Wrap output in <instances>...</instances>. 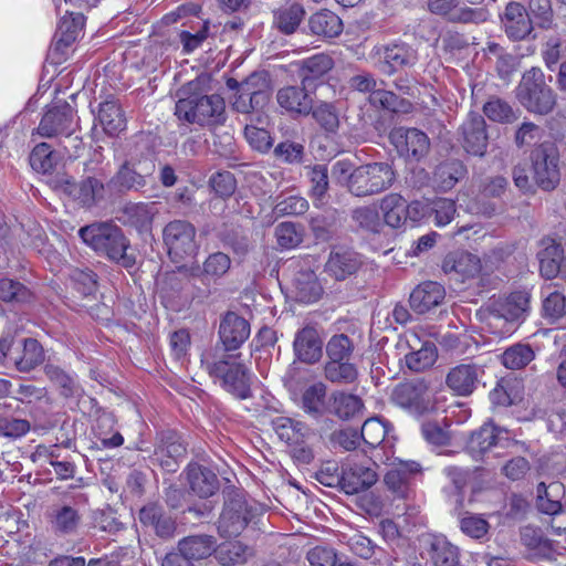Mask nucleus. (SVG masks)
<instances>
[{"mask_svg": "<svg viewBox=\"0 0 566 566\" xmlns=\"http://www.w3.org/2000/svg\"><path fill=\"white\" fill-rule=\"evenodd\" d=\"M333 174L347 191L357 198L379 195L396 181V171L387 161H374L352 167L348 160H338Z\"/></svg>", "mask_w": 566, "mask_h": 566, "instance_id": "f257e3e1", "label": "nucleus"}, {"mask_svg": "<svg viewBox=\"0 0 566 566\" xmlns=\"http://www.w3.org/2000/svg\"><path fill=\"white\" fill-rule=\"evenodd\" d=\"M199 84L190 82L178 90L175 115L179 120L201 127L223 125L227 120L226 103L219 94H203Z\"/></svg>", "mask_w": 566, "mask_h": 566, "instance_id": "f03ea898", "label": "nucleus"}, {"mask_svg": "<svg viewBox=\"0 0 566 566\" xmlns=\"http://www.w3.org/2000/svg\"><path fill=\"white\" fill-rule=\"evenodd\" d=\"M240 354L220 353L218 346L202 354L201 364L209 376L218 379L221 386L235 397H250V378L247 366L241 363Z\"/></svg>", "mask_w": 566, "mask_h": 566, "instance_id": "7ed1b4c3", "label": "nucleus"}, {"mask_svg": "<svg viewBox=\"0 0 566 566\" xmlns=\"http://www.w3.org/2000/svg\"><path fill=\"white\" fill-rule=\"evenodd\" d=\"M223 507L218 521L221 537L240 535L258 515L255 501L248 497L244 490L228 485L222 490Z\"/></svg>", "mask_w": 566, "mask_h": 566, "instance_id": "20e7f679", "label": "nucleus"}, {"mask_svg": "<svg viewBox=\"0 0 566 566\" xmlns=\"http://www.w3.org/2000/svg\"><path fill=\"white\" fill-rule=\"evenodd\" d=\"M82 240L99 254L114 261H120L124 266L133 264L127 254V241L122 230L112 223H93L78 231Z\"/></svg>", "mask_w": 566, "mask_h": 566, "instance_id": "39448f33", "label": "nucleus"}, {"mask_svg": "<svg viewBox=\"0 0 566 566\" xmlns=\"http://www.w3.org/2000/svg\"><path fill=\"white\" fill-rule=\"evenodd\" d=\"M532 294L528 290L513 291L499 298L490 300L480 314L489 326L522 324L531 312Z\"/></svg>", "mask_w": 566, "mask_h": 566, "instance_id": "423d86ee", "label": "nucleus"}, {"mask_svg": "<svg viewBox=\"0 0 566 566\" xmlns=\"http://www.w3.org/2000/svg\"><path fill=\"white\" fill-rule=\"evenodd\" d=\"M516 98L528 112L539 115L551 113L556 105V94L545 82L539 67L527 70L516 87Z\"/></svg>", "mask_w": 566, "mask_h": 566, "instance_id": "0eeeda50", "label": "nucleus"}, {"mask_svg": "<svg viewBox=\"0 0 566 566\" xmlns=\"http://www.w3.org/2000/svg\"><path fill=\"white\" fill-rule=\"evenodd\" d=\"M84 170L86 176L80 181L64 178L60 180V187L77 205L90 209L103 201L107 193L111 195V189L108 181L104 182L105 174L102 170L95 172L88 164H85Z\"/></svg>", "mask_w": 566, "mask_h": 566, "instance_id": "6e6552de", "label": "nucleus"}, {"mask_svg": "<svg viewBox=\"0 0 566 566\" xmlns=\"http://www.w3.org/2000/svg\"><path fill=\"white\" fill-rule=\"evenodd\" d=\"M485 0H428L431 13L442 17L453 24L479 25L489 21L491 14Z\"/></svg>", "mask_w": 566, "mask_h": 566, "instance_id": "1a4fd4ad", "label": "nucleus"}, {"mask_svg": "<svg viewBox=\"0 0 566 566\" xmlns=\"http://www.w3.org/2000/svg\"><path fill=\"white\" fill-rule=\"evenodd\" d=\"M532 163V180L543 191H553L559 185V154L556 145L544 142L537 145L530 155Z\"/></svg>", "mask_w": 566, "mask_h": 566, "instance_id": "9d476101", "label": "nucleus"}, {"mask_svg": "<svg viewBox=\"0 0 566 566\" xmlns=\"http://www.w3.org/2000/svg\"><path fill=\"white\" fill-rule=\"evenodd\" d=\"M196 233V228L186 220H174L166 224L163 238L168 256L174 263H182L197 255L199 245Z\"/></svg>", "mask_w": 566, "mask_h": 566, "instance_id": "9b49d317", "label": "nucleus"}, {"mask_svg": "<svg viewBox=\"0 0 566 566\" xmlns=\"http://www.w3.org/2000/svg\"><path fill=\"white\" fill-rule=\"evenodd\" d=\"M391 401L416 416L431 411L434 402L429 386L423 380H409L398 384L391 391Z\"/></svg>", "mask_w": 566, "mask_h": 566, "instance_id": "f8f14e48", "label": "nucleus"}, {"mask_svg": "<svg viewBox=\"0 0 566 566\" xmlns=\"http://www.w3.org/2000/svg\"><path fill=\"white\" fill-rule=\"evenodd\" d=\"M363 265V255L353 248L334 245L324 264L323 273L335 282H344L354 277Z\"/></svg>", "mask_w": 566, "mask_h": 566, "instance_id": "ddd939ff", "label": "nucleus"}, {"mask_svg": "<svg viewBox=\"0 0 566 566\" xmlns=\"http://www.w3.org/2000/svg\"><path fill=\"white\" fill-rule=\"evenodd\" d=\"M186 454L187 444L181 436L174 430H166L158 437L150 462L159 465L166 472H176Z\"/></svg>", "mask_w": 566, "mask_h": 566, "instance_id": "4468645a", "label": "nucleus"}, {"mask_svg": "<svg viewBox=\"0 0 566 566\" xmlns=\"http://www.w3.org/2000/svg\"><path fill=\"white\" fill-rule=\"evenodd\" d=\"M389 140L397 153L408 160L420 161L430 150V139L418 128L395 127L389 133Z\"/></svg>", "mask_w": 566, "mask_h": 566, "instance_id": "2eb2a0df", "label": "nucleus"}, {"mask_svg": "<svg viewBox=\"0 0 566 566\" xmlns=\"http://www.w3.org/2000/svg\"><path fill=\"white\" fill-rule=\"evenodd\" d=\"M459 142L468 155L485 157L489 147L488 125L484 117L470 113L459 127Z\"/></svg>", "mask_w": 566, "mask_h": 566, "instance_id": "dca6fc26", "label": "nucleus"}, {"mask_svg": "<svg viewBox=\"0 0 566 566\" xmlns=\"http://www.w3.org/2000/svg\"><path fill=\"white\" fill-rule=\"evenodd\" d=\"M378 66L382 74L392 76L398 71L412 67L418 62L417 51L405 42H392L376 48Z\"/></svg>", "mask_w": 566, "mask_h": 566, "instance_id": "f3484780", "label": "nucleus"}, {"mask_svg": "<svg viewBox=\"0 0 566 566\" xmlns=\"http://www.w3.org/2000/svg\"><path fill=\"white\" fill-rule=\"evenodd\" d=\"M251 333L250 323L238 313L228 311L220 316L218 329L219 340L222 347L220 353L234 352L239 349L249 338Z\"/></svg>", "mask_w": 566, "mask_h": 566, "instance_id": "a211bd4d", "label": "nucleus"}, {"mask_svg": "<svg viewBox=\"0 0 566 566\" xmlns=\"http://www.w3.org/2000/svg\"><path fill=\"white\" fill-rule=\"evenodd\" d=\"M335 63L333 57L327 53L314 54L301 61L297 75L301 84L308 91L315 90L325 84L328 73L333 70Z\"/></svg>", "mask_w": 566, "mask_h": 566, "instance_id": "6ab92c4d", "label": "nucleus"}, {"mask_svg": "<svg viewBox=\"0 0 566 566\" xmlns=\"http://www.w3.org/2000/svg\"><path fill=\"white\" fill-rule=\"evenodd\" d=\"M73 123V108L66 102L57 103L44 113L36 133L44 138L61 136L72 128Z\"/></svg>", "mask_w": 566, "mask_h": 566, "instance_id": "aec40b11", "label": "nucleus"}, {"mask_svg": "<svg viewBox=\"0 0 566 566\" xmlns=\"http://www.w3.org/2000/svg\"><path fill=\"white\" fill-rule=\"evenodd\" d=\"M500 19L505 34L512 41L524 40L534 29L532 18L520 2H509Z\"/></svg>", "mask_w": 566, "mask_h": 566, "instance_id": "412c9836", "label": "nucleus"}, {"mask_svg": "<svg viewBox=\"0 0 566 566\" xmlns=\"http://www.w3.org/2000/svg\"><path fill=\"white\" fill-rule=\"evenodd\" d=\"M324 342L318 331L310 325L298 329L293 340L295 358L307 365L318 363L323 357Z\"/></svg>", "mask_w": 566, "mask_h": 566, "instance_id": "4be33fe9", "label": "nucleus"}, {"mask_svg": "<svg viewBox=\"0 0 566 566\" xmlns=\"http://www.w3.org/2000/svg\"><path fill=\"white\" fill-rule=\"evenodd\" d=\"M483 374V369L476 364H460L448 371L446 386L455 396L469 397L476 389Z\"/></svg>", "mask_w": 566, "mask_h": 566, "instance_id": "5701e85b", "label": "nucleus"}, {"mask_svg": "<svg viewBox=\"0 0 566 566\" xmlns=\"http://www.w3.org/2000/svg\"><path fill=\"white\" fill-rule=\"evenodd\" d=\"M421 555L427 556L434 566H455L458 548L443 535L422 534L419 538Z\"/></svg>", "mask_w": 566, "mask_h": 566, "instance_id": "b1692460", "label": "nucleus"}, {"mask_svg": "<svg viewBox=\"0 0 566 566\" xmlns=\"http://www.w3.org/2000/svg\"><path fill=\"white\" fill-rule=\"evenodd\" d=\"M506 433L505 429L496 426L493 421H486L479 429L471 432L467 441V450L474 459L482 458L503 440H507L504 437Z\"/></svg>", "mask_w": 566, "mask_h": 566, "instance_id": "393cba45", "label": "nucleus"}, {"mask_svg": "<svg viewBox=\"0 0 566 566\" xmlns=\"http://www.w3.org/2000/svg\"><path fill=\"white\" fill-rule=\"evenodd\" d=\"M340 479L339 489L352 495L370 489L378 481V474L371 467L348 463L342 467Z\"/></svg>", "mask_w": 566, "mask_h": 566, "instance_id": "a878e982", "label": "nucleus"}, {"mask_svg": "<svg viewBox=\"0 0 566 566\" xmlns=\"http://www.w3.org/2000/svg\"><path fill=\"white\" fill-rule=\"evenodd\" d=\"M542 244L544 248L537 253L541 275L546 280L566 279V256L562 245L552 239L542 240Z\"/></svg>", "mask_w": 566, "mask_h": 566, "instance_id": "bb28decb", "label": "nucleus"}, {"mask_svg": "<svg viewBox=\"0 0 566 566\" xmlns=\"http://www.w3.org/2000/svg\"><path fill=\"white\" fill-rule=\"evenodd\" d=\"M344 30L343 20L332 10L321 9L312 13L304 31L322 40L338 38Z\"/></svg>", "mask_w": 566, "mask_h": 566, "instance_id": "cd10ccee", "label": "nucleus"}, {"mask_svg": "<svg viewBox=\"0 0 566 566\" xmlns=\"http://www.w3.org/2000/svg\"><path fill=\"white\" fill-rule=\"evenodd\" d=\"M217 238L226 249L233 253L234 260L239 263L253 249V242L248 232L237 223H223L217 232Z\"/></svg>", "mask_w": 566, "mask_h": 566, "instance_id": "c85d7f7f", "label": "nucleus"}, {"mask_svg": "<svg viewBox=\"0 0 566 566\" xmlns=\"http://www.w3.org/2000/svg\"><path fill=\"white\" fill-rule=\"evenodd\" d=\"M418 206H420L418 201L409 205L399 193H389L380 202L386 224L395 229L400 228L408 218L416 221V216L411 213Z\"/></svg>", "mask_w": 566, "mask_h": 566, "instance_id": "c756f323", "label": "nucleus"}, {"mask_svg": "<svg viewBox=\"0 0 566 566\" xmlns=\"http://www.w3.org/2000/svg\"><path fill=\"white\" fill-rule=\"evenodd\" d=\"M446 297L443 285L433 281L420 283L410 294L409 304L417 314H426L439 306Z\"/></svg>", "mask_w": 566, "mask_h": 566, "instance_id": "7c9ffc66", "label": "nucleus"}, {"mask_svg": "<svg viewBox=\"0 0 566 566\" xmlns=\"http://www.w3.org/2000/svg\"><path fill=\"white\" fill-rule=\"evenodd\" d=\"M481 268L480 259L464 250L449 252L442 261L443 272L455 276V279L474 277L480 273Z\"/></svg>", "mask_w": 566, "mask_h": 566, "instance_id": "2f4dec72", "label": "nucleus"}, {"mask_svg": "<svg viewBox=\"0 0 566 566\" xmlns=\"http://www.w3.org/2000/svg\"><path fill=\"white\" fill-rule=\"evenodd\" d=\"M186 478L190 491L200 499H208L219 490V479L209 468L198 463H189Z\"/></svg>", "mask_w": 566, "mask_h": 566, "instance_id": "473e14b6", "label": "nucleus"}, {"mask_svg": "<svg viewBox=\"0 0 566 566\" xmlns=\"http://www.w3.org/2000/svg\"><path fill=\"white\" fill-rule=\"evenodd\" d=\"M138 166L139 159L135 156H130L119 165L117 171L108 180L111 195H125L137 189L142 178Z\"/></svg>", "mask_w": 566, "mask_h": 566, "instance_id": "72a5a7b5", "label": "nucleus"}, {"mask_svg": "<svg viewBox=\"0 0 566 566\" xmlns=\"http://www.w3.org/2000/svg\"><path fill=\"white\" fill-rule=\"evenodd\" d=\"M313 92L302 86H285L277 91L276 101L279 105L290 113L308 115L313 108Z\"/></svg>", "mask_w": 566, "mask_h": 566, "instance_id": "f704fd0d", "label": "nucleus"}, {"mask_svg": "<svg viewBox=\"0 0 566 566\" xmlns=\"http://www.w3.org/2000/svg\"><path fill=\"white\" fill-rule=\"evenodd\" d=\"M273 27L285 35L296 32L305 18L306 11L298 2H286L273 10Z\"/></svg>", "mask_w": 566, "mask_h": 566, "instance_id": "c9c22d12", "label": "nucleus"}, {"mask_svg": "<svg viewBox=\"0 0 566 566\" xmlns=\"http://www.w3.org/2000/svg\"><path fill=\"white\" fill-rule=\"evenodd\" d=\"M368 102L375 108L397 115H407L415 109L412 101L386 88H379L377 92H373V95L368 97Z\"/></svg>", "mask_w": 566, "mask_h": 566, "instance_id": "e433bc0d", "label": "nucleus"}, {"mask_svg": "<svg viewBox=\"0 0 566 566\" xmlns=\"http://www.w3.org/2000/svg\"><path fill=\"white\" fill-rule=\"evenodd\" d=\"M468 169L460 159H447L440 163L433 171V182L441 191L451 190L465 177Z\"/></svg>", "mask_w": 566, "mask_h": 566, "instance_id": "4c0bfd02", "label": "nucleus"}, {"mask_svg": "<svg viewBox=\"0 0 566 566\" xmlns=\"http://www.w3.org/2000/svg\"><path fill=\"white\" fill-rule=\"evenodd\" d=\"M217 541L212 535L187 536L179 541L178 549L191 563L209 557L216 551Z\"/></svg>", "mask_w": 566, "mask_h": 566, "instance_id": "58836bf2", "label": "nucleus"}, {"mask_svg": "<svg viewBox=\"0 0 566 566\" xmlns=\"http://www.w3.org/2000/svg\"><path fill=\"white\" fill-rule=\"evenodd\" d=\"M329 406L331 412L342 420L355 419L364 411L361 398L345 391H334L329 397Z\"/></svg>", "mask_w": 566, "mask_h": 566, "instance_id": "ea45409f", "label": "nucleus"}, {"mask_svg": "<svg viewBox=\"0 0 566 566\" xmlns=\"http://www.w3.org/2000/svg\"><path fill=\"white\" fill-rule=\"evenodd\" d=\"M421 472L418 462L407 461L400 462L397 467L390 469L384 476V482L389 490L399 496H405L408 483L411 476Z\"/></svg>", "mask_w": 566, "mask_h": 566, "instance_id": "a19ab883", "label": "nucleus"}, {"mask_svg": "<svg viewBox=\"0 0 566 566\" xmlns=\"http://www.w3.org/2000/svg\"><path fill=\"white\" fill-rule=\"evenodd\" d=\"M253 554V548L240 541L224 542L214 551L216 559L221 566L243 565Z\"/></svg>", "mask_w": 566, "mask_h": 566, "instance_id": "79ce46f5", "label": "nucleus"}, {"mask_svg": "<svg viewBox=\"0 0 566 566\" xmlns=\"http://www.w3.org/2000/svg\"><path fill=\"white\" fill-rule=\"evenodd\" d=\"M97 120L103 130L109 136H116L126 127L124 113L114 99L105 101L99 104Z\"/></svg>", "mask_w": 566, "mask_h": 566, "instance_id": "37998d69", "label": "nucleus"}, {"mask_svg": "<svg viewBox=\"0 0 566 566\" xmlns=\"http://www.w3.org/2000/svg\"><path fill=\"white\" fill-rule=\"evenodd\" d=\"M327 387L318 381L308 386L302 394L301 408L314 419L323 417L326 410Z\"/></svg>", "mask_w": 566, "mask_h": 566, "instance_id": "c03bdc74", "label": "nucleus"}, {"mask_svg": "<svg viewBox=\"0 0 566 566\" xmlns=\"http://www.w3.org/2000/svg\"><path fill=\"white\" fill-rule=\"evenodd\" d=\"M482 109L490 120L499 124H513L521 114L520 109H514L507 101L496 95L490 96Z\"/></svg>", "mask_w": 566, "mask_h": 566, "instance_id": "a18cd8bd", "label": "nucleus"}, {"mask_svg": "<svg viewBox=\"0 0 566 566\" xmlns=\"http://www.w3.org/2000/svg\"><path fill=\"white\" fill-rule=\"evenodd\" d=\"M443 473L449 479L453 489L449 492V495L454 497V510L461 511L464 506V491L471 480V471L469 469L449 465L443 469ZM461 515V512H458Z\"/></svg>", "mask_w": 566, "mask_h": 566, "instance_id": "49530a36", "label": "nucleus"}, {"mask_svg": "<svg viewBox=\"0 0 566 566\" xmlns=\"http://www.w3.org/2000/svg\"><path fill=\"white\" fill-rule=\"evenodd\" d=\"M294 286L295 298L301 303L316 302L323 293V289L312 271L298 272L294 280Z\"/></svg>", "mask_w": 566, "mask_h": 566, "instance_id": "de8ad7c7", "label": "nucleus"}, {"mask_svg": "<svg viewBox=\"0 0 566 566\" xmlns=\"http://www.w3.org/2000/svg\"><path fill=\"white\" fill-rule=\"evenodd\" d=\"M144 525L150 526L161 539L174 537L177 524L175 520L166 515L161 509L144 506Z\"/></svg>", "mask_w": 566, "mask_h": 566, "instance_id": "09e8293b", "label": "nucleus"}, {"mask_svg": "<svg viewBox=\"0 0 566 566\" xmlns=\"http://www.w3.org/2000/svg\"><path fill=\"white\" fill-rule=\"evenodd\" d=\"M535 358V352L530 344L516 343L509 346L501 355L502 365L511 370L526 367Z\"/></svg>", "mask_w": 566, "mask_h": 566, "instance_id": "8fccbe9b", "label": "nucleus"}, {"mask_svg": "<svg viewBox=\"0 0 566 566\" xmlns=\"http://www.w3.org/2000/svg\"><path fill=\"white\" fill-rule=\"evenodd\" d=\"M81 522L78 511L70 505L57 506L53 510L51 526L55 533L72 534Z\"/></svg>", "mask_w": 566, "mask_h": 566, "instance_id": "3c124183", "label": "nucleus"}, {"mask_svg": "<svg viewBox=\"0 0 566 566\" xmlns=\"http://www.w3.org/2000/svg\"><path fill=\"white\" fill-rule=\"evenodd\" d=\"M438 358L437 346L427 342L421 348L412 350L405 356L406 366L415 373H421L433 366Z\"/></svg>", "mask_w": 566, "mask_h": 566, "instance_id": "603ef678", "label": "nucleus"}, {"mask_svg": "<svg viewBox=\"0 0 566 566\" xmlns=\"http://www.w3.org/2000/svg\"><path fill=\"white\" fill-rule=\"evenodd\" d=\"M272 427L277 437L289 446L304 438L308 432L307 426L289 417H277L272 421Z\"/></svg>", "mask_w": 566, "mask_h": 566, "instance_id": "864d4df0", "label": "nucleus"}, {"mask_svg": "<svg viewBox=\"0 0 566 566\" xmlns=\"http://www.w3.org/2000/svg\"><path fill=\"white\" fill-rule=\"evenodd\" d=\"M324 377L333 384L348 385L357 379L358 371L356 366L350 361L326 360L324 365Z\"/></svg>", "mask_w": 566, "mask_h": 566, "instance_id": "5fc2aeb1", "label": "nucleus"}, {"mask_svg": "<svg viewBox=\"0 0 566 566\" xmlns=\"http://www.w3.org/2000/svg\"><path fill=\"white\" fill-rule=\"evenodd\" d=\"M315 122L328 136H335L338 133L340 120L336 107L332 103L322 102L313 106L311 113Z\"/></svg>", "mask_w": 566, "mask_h": 566, "instance_id": "6e6d98bb", "label": "nucleus"}, {"mask_svg": "<svg viewBox=\"0 0 566 566\" xmlns=\"http://www.w3.org/2000/svg\"><path fill=\"white\" fill-rule=\"evenodd\" d=\"M44 360V352L41 344L34 338H25L23 342L22 356L14 359L17 369L21 373H29Z\"/></svg>", "mask_w": 566, "mask_h": 566, "instance_id": "4d7b16f0", "label": "nucleus"}, {"mask_svg": "<svg viewBox=\"0 0 566 566\" xmlns=\"http://www.w3.org/2000/svg\"><path fill=\"white\" fill-rule=\"evenodd\" d=\"M527 13L542 30H551L555 24L552 0H527Z\"/></svg>", "mask_w": 566, "mask_h": 566, "instance_id": "13d9d810", "label": "nucleus"}, {"mask_svg": "<svg viewBox=\"0 0 566 566\" xmlns=\"http://www.w3.org/2000/svg\"><path fill=\"white\" fill-rule=\"evenodd\" d=\"M354 348V342L346 334H335L325 346L327 360L350 361Z\"/></svg>", "mask_w": 566, "mask_h": 566, "instance_id": "bf43d9fd", "label": "nucleus"}, {"mask_svg": "<svg viewBox=\"0 0 566 566\" xmlns=\"http://www.w3.org/2000/svg\"><path fill=\"white\" fill-rule=\"evenodd\" d=\"M308 178L311 182L310 196L314 200L323 202L329 188L327 166L318 164L313 167H308Z\"/></svg>", "mask_w": 566, "mask_h": 566, "instance_id": "052dcab7", "label": "nucleus"}, {"mask_svg": "<svg viewBox=\"0 0 566 566\" xmlns=\"http://www.w3.org/2000/svg\"><path fill=\"white\" fill-rule=\"evenodd\" d=\"M30 165L38 172H50L56 166V155L48 143H40L30 154Z\"/></svg>", "mask_w": 566, "mask_h": 566, "instance_id": "680f3d73", "label": "nucleus"}, {"mask_svg": "<svg viewBox=\"0 0 566 566\" xmlns=\"http://www.w3.org/2000/svg\"><path fill=\"white\" fill-rule=\"evenodd\" d=\"M275 238L282 249H293L303 242V227L294 222H281L275 227Z\"/></svg>", "mask_w": 566, "mask_h": 566, "instance_id": "e2e57ef3", "label": "nucleus"}, {"mask_svg": "<svg viewBox=\"0 0 566 566\" xmlns=\"http://www.w3.org/2000/svg\"><path fill=\"white\" fill-rule=\"evenodd\" d=\"M387 434V423L378 418L367 419L359 431L360 440L370 448L379 447Z\"/></svg>", "mask_w": 566, "mask_h": 566, "instance_id": "0e129e2a", "label": "nucleus"}, {"mask_svg": "<svg viewBox=\"0 0 566 566\" xmlns=\"http://www.w3.org/2000/svg\"><path fill=\"white\" fill-rule=\"evenodd\" d=\"M521 541L523 545L541 556H548L552 552V543L543 536L541 528L525 526L521 531Z\"/></svg>", "mask_w": 566, "mask_h": 566, "instance_id": "69168bd1", "label": "nucleus"}, {"mask_svg": "<svg viewBox=\"0 0 566 566\" xmlns=\"http://www.w3.org/2000/svg\"><path fill=\"white\" fill-rule=\"evenodd\" d=\"M308 208V201L301 196L277 197L273 213L276 217L302 216Z\"/></svg>", "mask_w": 566, "mask_h": 566, "instance_id": "338daca9", "label": "nucleus"}, {"mask_svg": "<svg viewBox=\"0 0 566 566\" xmlns=\"http://www.w3.org/2000/svg\"><path fill=\"white\" fill-rule=\"evenodd\" d=\"M273 154L285 164L298 165L304 161L305 147L301 143L285 140L275 146Z\"/></svg>", "mask_w": 566, "mask_h": 566, "instance_id": "774afa93", "label": "nucleus"}]
</instances>
